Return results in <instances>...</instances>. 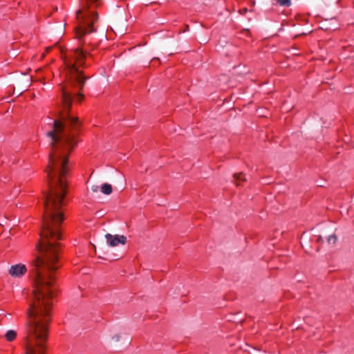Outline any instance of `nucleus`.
<instances>
[{"mask_svg":"<svg viewBox=\"0 0 354 354\" xmlns=\"http://www.w3.org/2000/svg\"><path fill=\"white\" fill-rule=\"evenodd\" d=\"M102 0H82L81 8L77 11V26L75 28V37L78 39L95 30V24L98 20L95 9L101 4Z\"/></svg>","mask_w":354,"mask_h":354,"instance_id":"1","label":"nucleus"},{"mask_svg":"<svg viewBox=\"0 0 354 354\" xmlns=\"http://www.w3.org/2000/svg\"><path fill=\"white\" fill-rule=\"evenodd\" d=\"M64 63L68 71V75L76 84L79 90H81L85 83L86 77L82 74V69L86 54L82 48L77 47L66 51L60 50Z\"/></svg>","mask_w":354,"mask_h":354,"instance_id":"2","label":"nucleus"},{"mask_svg":"<svg viewBox=\"0 0 354 354\" xmlns=\"http://www.w3.org/2000/svg\"><path fill=\"white\" fill-rule=\"evenodd\" d=\"M105 238L108 245L111 247H115L119 244L124 245L127 242V237L124 235L106 234Z\"/></svg>","mask_w":354,"mask_h":354,"instance_id":"3","label":"nucleus"},{"mask_svg":"<svg viewBox=\"0 0 354 354\" xmlns=\"http://www.w3.org/2000/svg\"><path fill=\"white\" fill-rule=\"evenodd\" d=\"M27 272L26 266L22 263H17L10 266L8 273L14 278H19L24 276Z\"/></svg>","mask_w":354,"mask_h":354,"instance_id":"4","label":"nucleus"},{"mask_svg":"<svg viewBox=\"0 0 354 354\" xmlns=\"http://www.w3.org/2000/svg\"><path fill=\"white\" fill-rule=\"evenodd\" d=\"M100 190L103 194H104L106 195L111 194L113 191L111 185L108 183L102 184L101 186Z\"/></svg>","mask_w":354,"mask_h":354,"instance_id":"5","label":"nucleus"},{"mask_svg":"<svg viewBox=\"0 0 354 354\" xmlns=\"http://www.w3.org/2000/svg\"><path fill=\"white\" fill-rule=\"evenodd\" d=\"M17 337V333L14 330H9L6 332L5 335V337L7 341L12 342Z\"/></svg>","mask_w":354,"mask_h":354,"instance_id":"6","label":"nucleus"},{"mask_svg":"<svg viewBox=\"0 0 354 354\" xmlns=\"http://www.w3.org/2000/svg\"><path fill=\"white\" fill-rule=\"evenodd\" d=\"M276 2L283 7H290L292 4L291 0H275Z\"/></svg>","mask_w":354,"mask_h":354,"instance_id":"7","label":"nucleus"},{"mask_svg":"<svg viewBox=\"0 0 354 354\" xmlns=\"http://www.w3.org/2000/svg\"><path fill=\"white\" fill-rule=\"evenodd\" d=\"M234 178H235V179L236 180V185L237 186L240 185L239 181L245 180V178H244V176H243V174H235L234 175Z\"/></svg>","mask_w":354,"mask_h":354,"instance_id":"8","label":"nucleus"},{"mask_svg":"<svg viewBox=\"0 0 354 354\" xmlns=\"http://www.w3.org/2000/svg\"><path fill=\"white\" fill-rule=\"evenodd\" d=\"M91 189L93 193H95L98 192L99 187L97 185H93L91 186Z\"/></svg>","mask_w":354,"mask_h":354,"instance_id":"9","label":"nucleus"},{"mask_svg":"<svg viewBox=\"0 0 354 354\" xmlns=\"http://www.w3.org/2000/svg\"><path fill=\"white\" fill-rule=\"evenodd\" d=\"M75 98L77 101H81L83 98V95L82 93H78L76 95Z\"/></svg>","mask_w":354,"mask_h":354,"instance_id":"10","label":"nucleus"},{"mask_svg":"<svg viewBox=\"0 0 354 354\" xmlns=\"http://www.w3.org/2000/svg\"><path fill=\"white\" fill-rule=\"evenodd\" d=\"M53 48L52 46L47 47L46 48V53H48Z\"/></svg>","mask_w":354,"mask_h":354,"instance_id":"11","label":"nucleus"},{"mask_svg":"<svg viewBox=\"0 0 354 354\" xmlns=\"http://www.w3.org/2000/svg\"><path fill=\"white\" fill-rule=\"evenodd\" d=\"M321 239H322V237L319 236L318 238H317V241H321Z\"/></svg>","mask_w":354,"mask_h":354,"instance_id":"12","label":"nucleus"},{"mask_svg":"<svg viewBox=\"0 0 354 354\" xmlns=\"http://www.w3.org/2000/svg\"><path fill=\"white\" fill-rule=\"evenodd\" d=\"M333 242H334L337 239V237L335 235H333Z\"/></svg>","mask_w":354,"mask_h":354,"instance_id":"13","label":"nucleus"},{"mask_svg":"<svg viewBox=\"0 0 354 354\" xmlns=\"http://www.w3.org/2000/svg\"><path fill=\"white\" fill-rule=\"evenodd\" d=\"M331 236H328V241L330 239Z\"/></svg>","mask_w":354,"mask_h":354,"instance_id":"14","label":"nucleus"}]
</instances>
